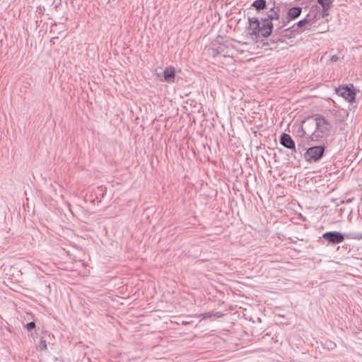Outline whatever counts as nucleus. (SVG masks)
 <instances>
[{"label": "nucleus", "instance_id": "obj_1", "mask_svg": "<svg viewBox=\"0 0 362 362\" xmlns=\"http://www.w3.org/2000/svg\"><path fill=\"white\" fill-rule=\"evenodd\" d=\"M301 13V7L293 6L288 9L285 18H281V7L274 2L270 11H267L265 16L260 20L257 17L248 18V33L256 37H268L274 30L275 33H281L290 21L298 18Z\"/></svg>", "mask_w": 362, "mask_h": 362}, {"label": "nucleus", "instance_id": "obj_2", "mask_svg": "<svg viewBox=\"0 0 362 362\" xmlns=\"http://www.w3.org/2000/svg\"><path fill=\"white\" fill-rule=\"evenodd\" d=\"M310 122L312 125H315V129L310 135H308L307 141L318 142L329 135L332 124L324 116L320 114L313 115L303 120V124Z\"/></svg>", "mask_w": 362, "mask_h": 362}, {"label": "nucleus", "instance_id": "obj_3", "mask_svg": "<svg viewBox=\"0 0 362 362\" xmlns=\"http://www.w3.org/2000/svg\"><path fill=\"white\" fill-rule=\"evenodd\" d=\"M308 24L305 21L302 19L298 23H294L289 28H284L281 33H275V30H273L272 37L269 39V42L272 44H276L278 42H284L286 37L291 38L296 35H300L303 32V28L306 29Z\"/></svg>", "mask_w": 362, "mask_h": 362}, {"label": "nucleus", "instance_id": "obj_4", "mask_svg": "<svg viewBox=\"0 0 362 362\" xmlns=\"http://www.w3.org/2000/svg\"><path fill=\"white\" fill-rule=\"evenodd\" d=\"M320 238L323 240L324 243H326L327 245H334L342 243L345 238L361 240L362 233L352 232L343 234L339 231H328L323 233Z\"/></svg>", "mask_w": 362, "mask_h": 362}, {"label": "nucleus", "instance_id": "obj_5", "mask_svg": "<svg viewBox=\"0 0 362 362\" xmlns=\"http://www.w3.org/2000/svg\"><path fill=\"white\" fill-rule=\"evenodd\" d=\"M325 146H315L310 147L305 153L304 158L310 163L319 161L323 156L325 151Z\"/></svg>", "mask_w": 362, "mask_h": 362}, {"label": "nucleus", "instance_id": "obj_6", "mask_svg": "<svg viewBox=\"0 0 362 362\" xmlns=\"http://www.w3.org/2000/svg\"><path fill=\"white\" fill-rule=\"evenodd\" d=\"M335 92L351 103L355 101L356 92L353 84L340 86L335 88Z\"/></svg>", "mask_w": 362, "mask_h": 362}, {"label": "nucleus", "instance_id": "obj_7", "mask_svg": "<svg viewBox=\"0 0 362 362\" xmlns=\"http://www.w3.org/2000/svg\"><path fill=\"white\" fill-rule=\"evenodd\" d=\"M279 142L284 147L296 152L295 142L289 134L283 133L280 136Z\"/></svg>", "mask_w": 362, "mask_h": 362}, {"label": "nucleus", "instance_id": "obj_8", "mask_svg": "<svg viewBox=\"0 0 362 362\" xmlns=\"http://www.w3.org/2000/svg\"><path fill=\"white\" fill-rule=\"evenodd\" d=\"M274 2V1H272L271 0H269V2L266 0H255L252 2V6L257 11H263L264 9L270 11V8L272 7V4Z\"/></svg>", "mask_w": 362, "mask_h": 362}, {"label": "nucleus", "instance_id": "obj_9", "mask_svg": "<svg viewBox=\"0 0 362 362\" xmlns=\"http://www.w3.org/2000/svg\"><path fill=\"white\" fill-rule=\"evenodd\" d=\"M164 81L167 83H173L175 78V69L172 66H167L163 71Z\"/></svg>", "mask_w": 362, "mask_h": 362}, {"label": "nucleus", "instance_id": "obj_10", "mask_svg": "<svg viewBox=\"0 0 362 362\" xmlns=\"http://www.w3.org/2000/svg\"><path fill=\"white\" fill-rule=\"evenodd\" d=\"M317 7H312L307 16L303 18L305 23L313 25L318 21L317 18Z\"/></svg>", "mask_w": 362, "mask_h": 362}, {"label": "nucleus", "instance_id": "obj_11", "mask_svg": "<svg viewBox=\"0 0 362 362\" xmlns=\"http://www.w3.org/2000/svg\"><path fill=\"white\" fill-rule=\"evenodd\" d=\"M226 49V46L225 45H219L216 48L209 49L210 54L214 57L218 56L226 57L227 54L225 52Z\"/></svg>", "mask_w": 362, "mask_h": 362}, {"label": "nucleus", "instance_id": "obj_12", "mask_svg": "<svg viewBox=\"0 0 362 362\" xmlns=\"http://www.w3.org/2000/svg\"><path fill=\"white\" fill-rule=\"evenodd\" d=\"M330 8H323L322 10H319L317 8V18H318V21L328 16L329 15V11Z\"/></svg>", "mask_w": 362, "mask_h": 362}, {"label": "nucleus", "instance_id": "obj_13", "mask_svg": "<svg viewBox=\"0 0 362 362\" xmlns=\"http://www.w3.org/2000/svg\"><path fill=\"white\" fill-rule=\"evenodd\" d=\"M328 20H326L322 24L319 23L317 25H313V28H319L320 33H325L329 30V25L327 24Z\"/></svg>", "mask_w": 362, "mask_h": 362}, {"label": "nucleus", "instance_id": "obj_14", "mask_svg": "<svg viewBox=\"0 0 362 362\" xmlns=\"http://www.w3.org/2000/svg\"><path fill=\"white\" fill-rule=\"evenodd\" d=\"M308 134L305 131V129L303 127V125L298 127L296 132V136L299 138H305L307 139Z\"/></svg>", "mask_w": 362, "mask_h": 362}, {"label": "nucleus", "instance_id": "obj_15", "mask_svg": "<svg viewBox=\"0 0 362 362\" xmlns=\"http://www.w3.org/2000/svg\"><path fill=\"white\" fill-rule=\"evenodd\" d=\"M317 2L323 8H331L332 5V0H317Z\"/></svg>", "mask_w": 362, "mask_h": 362}, {"label": "nucleus", "instance_id": "obj_16", "mask_svg": "<svg viewBox=\"0 0 362 362\" xmlns=\"http://www.w3.org/2000/svg\"><path fill=\"white\" fill-rule=\"evenodd\" d=\"M38 349L40 351H45L47 349V341L43 338H42L40 340V344L38 346Z\"/></svg>", "mask_w": 362, "mask_h": 362}, {"label": "nucleus", "instance_id": "obj_17", "mask_svg": "<svg viewBox=\"0 0 362 362\" xmlns=\"http://www.w3.org/2000/svg\"><path fill=\"white\" fill-rule=\"evenodd\" d=\"M25 327L28 331H31L35 328V322H28L25 325Z\"/></svg>", "mask_w": 362, "mask_h": 362}, {"label": "nucleus", "instance_id": "obj_18", "mask_svg": "<svg viewBox=\"0 0 362 362\" xmlns=\"http://www.w3.org/2000/svg\"><path fill=\"white\" fill-rule=\"evenodd\" d=\"M340 60V57H338L337 55H333L332 57H331V61L332 62H337L338 61Z\"/></svg>", "mask_w": 362, "mask_h": 362}, {"label": "nucleus", "instance_id": "obj_19", "mask_svg": "<svg viewBox=\"0 0 362 362\" xmlns=\"http://www.w3.org/2000/svg\"><path fill=\"white\" fill-rule=\"evenodd\" d=\"M263 45H270V43L269 42H264Z\"/></svg>", "mask_w": 362, "mask_h": 362}, {"label": "nucleus", "instance_id": "obj_20", "mask_svg": "<svg viewBox=\"0 0 362 362\" xmlns=\"http://www.w3.org/2000/svg\"><path fill=\"white\" fill-rule=\"evenodd\" d=\"M216 315H217V317H220V316H221L222 315H221L220 313H216Z\"/></svg>", "mask_w": 362, "mask_h": 362}]
</instances>
